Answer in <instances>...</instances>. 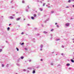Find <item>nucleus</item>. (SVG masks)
<instances>
[{
	"label": "nucleus",
	"instance_id": "obj_1",
	"mask_svg": "<svg viewBox=\"0 0 74 74\" xmlns=\"http://www.w3.org/2000/svg\"><path fill=\"white\" fill-rule=\"evenodd\" d=\"M34 67H33V71L32 72V73L33 74H35V73H36V69H34V68H33Z\"/></svg>",
	"mask_w": 74,
	"mask_h": 74
},
{
	"label": "nucleus",
	"instance_id": "obj_2",
	"mask_svg": "<svg viewBox=\"0 0 74 74\" xmlns=\"http://www.w3.org/2000/svg\"><path fill=\"white\" fill-rule=\"evenodd\" d=\"M21 19V17H20L19 18H16V21H19V20H20Z\"/></svg>",
	"mask_w": 74,
	"mask_h": 74
},
{
	"label": "nucleus",
	"instance_id": "obj_3",
	"mask_svg": "<svg viewBox=\"0 0 74 74\" xmlns=\"http://www.w3.org/2000/svg\"><path fill=\"white\" fill-rule=\"evenodd\" d=\"M70 25V24L69 23H67L65 25L66 26H69V25Z\"/></svg>",
	"mask_w": 74,
	"mask_h": 74
},
{
	"label": "nucleus",
	"instance_id": "obj_4",
	"mask_svg": "<svg viewBox=\"0 0 74 74\" xmlns=\"http://www.w3.org/2000/svg\"><path fill=\"white\" fill-rule=\"evenodd\" d=\"M9 18H10L11 19H14V17H13L12 16H11L10 17H9Z\"/></svg>",
	"mask_w": 74,
	"mask_h": 74
},
{
	"label": "nucleus",
	"instance_id": "obj_5",
	"mask_svg": "<svg viewBox=\"0 0 74 74\" xmlns=\"http://www.w3.org/2000/svg\"><path fill=\"white\" fill-rule=\"evenodd\" d=\"M49 18H47L45 21H44V23H46L47 21H48L49 20Z\"/></svg>",
	"mask_w": 74,
	"mask_h": 74
},
{
	"label": "nucleus",
	"instance_id": "obj_6",
	"mask_svg": "<svg viewBox=\"0 0 74 74\" xmlns=\"http://www.w3.org/2000/svg\"><path fill=\"white\" fill-rule=\"evenodd\" d=\"M31 18L33 20H34V17L31 16Z\"/></svg>",
	"mask_w": 74,
	"mask_h": 74
},
{
	"label": "nucleus",
	"instance_id": "obj_7",
	"mask_svg": "<svg viewBox=\"0 0 74 74\" xmlns=\"http://www.w3.org/2000/svg\"><path fill=\"white\" fill-rule=\"evenodd\" d=\"M25 11H26V12H29V10L27 9L26 8L25 9Z\"/></svg>",
	"mask_w": 74,
	"mask_h": 74
},
{
	"label": "nucleus",
	"instance_id": "obj_8",
	"mask_svg": "<svg viewBox=\"0 0 74 74\" xmlns=\"http://www.w3.org/2000/svg\"><path fill=\"white\" fill-rule=\"evenodd\" d=\"M28 69H29V70H32V68L31 67H28L27 68Z\"/></svg>",
	"mask_w": 74,
	"mask_h": 74
},
{
	"label": "nucleus",
	"instance_id": "obj_9",
	"mask_svg": "<svg viewBox=\"0 0 74 74\" xmlns=\"http://www.w3.org/2000/svg\"><path fill=\"white\" fill-rule=\"evenodd\" d=\"M10 27H8L7 28V30L8 31H9L10 30Z\"/></svg>",
	"mask_w": 74,
	"mask_h": 74
},
{
	"label": "nucleus",
	"instance_id": "obj_10",
	"mask_svg": "<svg viewBox=\"0 0 74 74\" xmlns=\"http://www.w3.org/2000/svg\"><path fill=\"white\" fill-rule=\"evenodd\" d=\"M40 47L41 48H42L43 47V45H41Z\"/></svg>",
	"mask_w": 74,
	"mask_h": 74
},
{
	"label": "nucleus",
	"instance_id": "obj_11",
	"mask_svg": "<svg viewBox=\"0 0 74 74\" xmlns=\"http://www.w3.org/2000/svg\"><path fill=\"white\" fill-rule=\"evenodd\" d=\"M16 65H17V66H20V64H19L16 63Z\"/></svg>",
	"mask_w": 74,
	"mask_h": 74
},
{
	"label": "nucleus",
	"instance_id": "obj_12",
	"mask_svg": "<svg viewBox=\"0 0 74 74\" xmlns=\"http://www.w3.org/2000/svg\"><path fill=\"white\" fill-rule=\"evenodd\" d=\"M40 67V66L39 65L37 66L36 69H38V68H39Z\"/></svg>",
	"mask_w": 74,
	"mask_h": 74
},
{
	"label": "nucleus",
	"instance_id": "obj_13",
	"mask_svg": "<svg viewBox=\"0 0 74 74\" xmlns=\"http://www.w3.org/2000/svg\"><path fill=\"white\" fill-rule=\"evenodd\" d=\"M38 16H40V15H41V13H40V12L38 13Z\"/></svg>",
	"mask_w": 74,
	"mask_h": 74
},
{
	"label": "nucleus",
	"instance_id": "obj_14",
	"mask_svg": "<svg viewBox=\"0 0 74 74\" xmlns=\"http://www.w3.org/2000/svg\"><path fill=\"white\" fill-rule=\"evenodd\" d=\"M34 17H36L37 16V15H36V14H34Z\"/></svg>",
	"mask_w": 74,
	"mask_h": 74
},
{
	"label": "nucleus",
	"instance_id": "obj_15",
	"mask_svg": "<svg viewBox=\"0 0 74 74\" xmlns=\"http://www.w3.org/2000/svg\"><path fill=\"white\" fill-rule=\"evenodd\" d=\"M71 62H72L73 63H74V60H73V59H71Z\"/></svg>",
	"mask_w": 74,
	"mask_h": 74
},
{
	"label": "nucleus",
	"instance_id": "obj_16",
	"mask_svg": "<svg viewBox=\"0 0 74 74\" xmlns=\"http://www.w3.org/2000/svg\"><path fill=\"white\" fill-rule=\"evenodd\" d=\"M60 40V39L58 38V39H56V41H59V40Z\"/></svg>",
	"mask_w": 74,
	"mask_h": 74
},
{
	"label": "nucleus",
	"instance_id": "obj_17",
	"mask_svg": "<svg viewBox=\"0 0 74 74\" xmlns=\"http://www.w3.org/2000/svg\"><path fill=\"white\" fill-rule=\"evenodd\" d=\"M24 58V57L23 56H21V59H23Z\"/></svg>",
	"mask_w": 74,
	"mask_h": 74
},
{
	"label": "nucleus",
	"instance_id": "obj_18",
	"mask_svg": "<svg viewBox=\"0 0 74 74\" xmlns=\"http://www.w3.org/2000/svg\"><path fill=\"white\" fill-rule=\"evenodd\" d=\"M27 17L28 19H30V16H27Z\"/></svg>",
	"mask_w": 74,
	"mask_h": 74
},
{
	"label": "nucleus",
	"instance_id": "obj_19",
	"mask_svg": "<svg viewBox=\"0 0 74 74\" xmlns=\"http://www.w3.org/2000/svg\"><path fill=\"white\" fill-rule=\"evenodd\" d=\"M43 33H45V34H47V33H48V32H46L45 31H44L43 32Z\"/></svg>",
	"mask_w": 74,
	"mask_h": 74
},
{
	"label": "nucleus",
	"instance_id": "obj_20",
	"mask_svg": "<svg viewBox=\"0 0 74 74\" xmlns=\"http://www.w3.org/2000/svg\"><path fill=\"white\" fill-rule=\"evenodd\" d=\"M40 11H42V8H40Z\"/></svg>",
	"mask_w": 74,
	"mask_h": 74
},
{
	"label": "nucleus",
	"instance_id": "obj_21",
	"mask_svg": "<svg viewBox=\"0 0 74 74\" xmlns=\"http://www.w3.org/2000/svg\"><path fill=\"white\" fill-rule=\"evenodd\" d=\"M4 64H2L1 66L2 67H4Z\"/></svg>",
	"mask_w": 74,
	"mask_h": 74
},
{
	"label": "nucleus",
	"instance_id": "obj_22",
	"mask_svg": "<svg viewBox=\"0 0 74 74\" xmlns=\"http://www.w3.org/2000/svg\"><path fill=\"white\" fill-rule=\"evenodd\" d=\"M46 3H43V7H44V5H45V4H46Z\"/></svg>",
	"mask_w": 74,
	"mask_h": 74
},
{
	"label": "nucleus",
	"instance_id": "obj_23",
	"mask_svg": "<svg viewBox=\"0 0 74 74\" xmlns=\"http://www.w3.org/2000/svg\"><path fill=\"white\" fill-rule=\"evenodd\" d=\"M70 64H66V66H70Z\"/></svg>",
	"mask_w": 74,
	"mask_h": 74
},
{
	"label": "nucleus",
	"instance_id": "obj_24",
	"mask_svg": "<svg viewBox=\"0 0 74 74\" xmlns=\"http://www.w3.org/2000/svg\"><path fill=\"white\" fill-rule=\"evenodd\" d=\"M16 49H17V51H19V49H18V48L16 47Z\"/></svg>",
	"mask_w": 74,
	"mask_h": 74
},
{
	"label": "nucleus",
	"instance_id": "obj_25",
	"mask_svg": "<svg viewBox=\"0 0 74 74\" xmlns=\"http://www.w3.org/2000/svg\"><path fill=\"white\" fill-rule=\"evenodd\" d=\"M20 44H21V45H24V43L23 42L22 43Z\"/></svg>",
	"mask_w": 74,
	"mask_h": 74
},
{
	"label": "nucleus",
	"instance_id": "obj_26",
	"mask_svg": "<svg viewBox=\"0 0 74 74\" xmlns=\"http://www.w3.org/2000/svg\"><path fill=\"white\" fill-rule=\"evenodd\" d=\"M51 66H53V63H51Z\"/></svg>",
	"mask_w": 74,
	"mask_h": 74
},
{
	"label": "nucleus",
	"instance_id": "obj_27",
	"mask_svg": "<svg viewBox=\"0 0 74 74\" xmlns=\"http://www.w3.org/2000/svg\"><path fill=\"white\" fill-rule=\"evenodd\" d=\"M22 2L23 3H25V1L24 0H23L22 1Z\"/></svg>",
	"mask_w": 74,
	"mask_h": 74
},
{
	"label": "nucleus",
	"instance_id": "obj_28",
	"mask_svg": "<svg viewBox=\"0 0 74 74\" xmlns=\"http://www.w3.org/2000/svg\"><path fill=\"white\" fill-rule=\"evenodd\" d=\"M53 12H54L53 11H52L51 12V14H53Z\"/></svg>",
	"mask_w": 74,
	"mask_h": 74
},
{
	"label": "nucleus",
	"instance_id": "obj_29",
	"mask_svg": "<svg viewBox=\"0 0 74 74\" xmlns=\"http://www.w3.org/2000/svg\"><path fill=\"white\" fill-rule=\"evenodd\" d=\"M56 27H59V26L58 25H56Z\"/></svg>",
	"mask_w": 74,
	"mask_h": 74
},
{
	"label": "nucleus",
	"instance_id": "obj_30",
	"mask_svg": "<svg viewBox=\"0 0 74 74\" xmlns=\"http://www.w3.org/2000/svg\"><path fill=\"white\" fill-rule=\"evenodd\" d=\"M25 50L26 51V50H27V48H25Z\"/></svg>",
	"mask_w": 74,
	"mask_h": 74
},
{
	"label": "nucleus",
	"instance_id": "obj_31",
	"mask_svg": "<svg viewBox=\"0 0 74 74\" xmlns=\"http://www.w3.org/2000/svg\"><path fill=\"white\" fill-rule=\"evenodd\" d=\"M29 62H31V61H32V60H29Z\"/></svg>",
	"mask_w": 74,
	"mask_h": 74
},
{
	"label": "nucleus",
	"instance_id": "obj_32",
	"mask_svg": "<svg viewBox=\"0 0 74 74\" xmlns=\"http://www.w3.org/2000/svg\"><path fill=\"white\" fill-rule=\"evenodd\" d=\"M37 36H40V34H37Z\"/></svg>",
	"mask_w": 74,
	"mask_h": 74
},
{
	"label": "nucleus",
	"instance_id": "obj_33",
	"mask_svg": "<svg viewBox=\"0 0 74 74\" xmlns=\"http://www.w3.org/2000/svg\"><path fill=\"white\" fill-rule=\"evenodd\" d=\"M70 2H71V1L70 0H69L68 1V3H70Z\"/></svg>",
	"mask_w": 74,
	"mask_h": 74
},
{
	"label": "nucleus",
	"instance_id": "obj_34",
	"mask_svg": "<svg viewBox=\"0 0 74 74\" xmlns=\"http://www.w3.org/2000/svg\"><path fill=\"white\" fill-rule=\"evenodd\" d=\"M27 7L28 8V9H29L30 8H29V6H27Z\"/></svg>",
	"mask_w": 74,
	"mask_h": 74
},
{
	"label": "nucleus",
	"instance_id": "obj_35",
	"mask_svg": "<svg viewBox=\"0 0 74 74\" xmlns=\"http://www.w3.org/2000/svg\"><path fill=\"white\" fill-rule=\"evenodd\" d=\"M8 64H7V65H6V67H8Z\"/></svg>",
	"mask_w": 74,
	"mask_h": 74
},
{
	"label": "nucleus",
	"instance_id": "obj_36",
	"mask_svg": "<svg viewBox=\"0 0 74 74\" xmlns=\"http://www.w3.org/2000/svg\"><path fill=\"white\" fill-rule=\"evenodd\" d=\"M51 32H53V29H52L51 30Z\"/></svg>",
	"mask_w": 74,
	"mask_h": 74
},
{
	"label": "nucleus",
	"instance_id": "obj_37",
	"mask_svg": "<svg viewBox=\"0 0 74 74\" xmlns=\"http://www.w3.org/2000/svg\"><path fill=\"white\" fill-rule=\"evenodd\" d=\"M62 47L63 48H64V46H62Z\"/></svg>",
	"mask_w": 74,
	"mask_h": 74
},
{
	"label": "nucleus",
	"instance_id": "obj_38",
	"mask_svg": "<svg viewBox=\"0 0 74 74\" xmlns=\"http://www.w3.org/2000/svg\"><path fill=\"white\" fill-rule=\"evenodd\" d=\"M23 71H26V70L25 69H23Z\"/></svg>",
	"mask_w": 74,
	"mask_h": 74
},
{
	"label": "nucleus",
	"instance_id": "obj_39",
	"mask_svg": "<svg viewBox=\"0 0 74 74\" xmlns=\"http://www.w3.org/2000/svg\"><path fill=\"white\" fill-rule=\"evenodd\" d=\"M27 73H29V71H27Z\"/></svg>",
	"mask_w": 74,
	"mask_h": 74
},
{
	"label": "nucleus",
	"instance_id": "obj_40",
	"mask_svg": "<svg viewBox=\"0 0 74 74\" xmlns=\"http://www.w3.org/2000/svg\"><path fill=\"white\" fill-rule=\"evenodd\" d=\"M61 66L60 64H58V66Z\"/></svg>",
	"mask_w": 74,
	"mask_h": 74
},
{
	"label": "nucleus",
	"instance_id": "obj_41",
	"mask_svg": "<svg viewBox=\"0 0 74 74\" xmlns=\"http://www.w3.org/2000/svg\"><path fill=\"white\" fill-rule=\"evenodd\" d=\"M15 14H13L12 15V16H15Z\"/></svg>",
	"mask_w": 74,
	"mask_h": 74
},
{
	"label": "nucleus",
	"instance_id": "obj_42",
	"mask_svg": "<svg viewBox=\"0 0 74 74\" xmlns=\"http://www.w3.org/2000/svg\"><path fill=\"white\" fill-rule=\"evenodd\" d=\"M2 51V49H0V52H1Z\"/></svg>",
	"mask_w": 74,
	"mask_h": 74
},
{
	"label": "nucleus",
	"instance_id": "obj_43",
	"mask_svg": "<svg viewBox=\"0 0 74 74\" xmlns=\"http://www.w3.org/2000/svg\"><path fill=\"white\" fill-rule=\"evenodd\" d=\"M24 34V33L23 32H22L21 33V34Z\"/></svg>",
	"mask_w": 74,
	"mask_h": 74
},
{
	"label": "nucleus",
	"instance_id": "obj_44",
	"mask_svg": "<svg viewBox=\"0 0 74 74\" xmlns=\"http://www.w3.org/2000/svg\"><path fill=\"white\" fill-rule=\"evenodd\" d=\"M0 34H3V32H1V33H0Z\"/></svg>",
	"mask_w": 74,
	"mask_h": 74
},
{
	"label": "nucleus",
	"instance_id": "obj_45",
	"mask_svg": "<svg viewBox=\"0 0 74 74\" xmlns=\"http://www.w3.org/2000/svg\"><path fill=\"white\" fill-rule=\"evenodd\" d=\"M27 26H30V24H27Z\"/></svg>",
	"mask_w": 74,
	"mask_h": 74
},
{
	"label": "nucleus",
	"instance_id": "obj_46",
	"mask_svg": "<svg viewBox=\"0 0 74 74\" xmlns=\"http://www.w3.org/2000/svg\"><path fill=\"white\" fill-rule=\"evenodd\" d=\"M61 55H62V56H63V53H62L61 54Z\"/></svg>",
	"mask_w": 74,
	"mask_h": 74
},
{
	"label": "nucleus",
	"instance_id": "obj_47",
	"mask_svg": "<svg viewBox=\"0 0 74 74\" xmlns=\"http://www.w3.org/2000/svg\"><path fill=\"white\" fill-rule=\"evenodd\" d=\"M40 51H42V48H41L40 49Z\"/></svg>",
	"mask_w": 74,
	"mask_h": 74
},
{
	"label": "nucleus",
	"instance_id": "obj_48",
	"mask_svg": "<svg viewBox=\"0 0 74 74\" xmlns=\"http://www.w3.org/2000/svg\"><path fill=\"white\" fill-rule=\"evenodd\" d=\"M50 36H51V37H52V34H51Z\"/></svg>",
	"mask_w": 74,
	"mask_h": 74
},
{
	"label": "nucleus",
	"instance_id": "obj_49",
	"mask_svg": "<svg viewBox=\"0 0 74 74\" xmlns=\"http://www.w3.org/2000/svg\"><path fill=\"white\" fill-rule=\"evenodd\" d=\"M40 3H42V2L41 1H40Z\"/></svg>",
	"mask_w": 74,
	"mask_h": 74
},
{
	"label": "nucleus",
	"instance_id": "obj_50",
	"mask_svg": "<svg viewBox=\"0 0 74 74\" xmlns=\"http://www.w3.org/2000/svg\"><path fill=\"white\" fill-rule=\"evenodd\" d=\"M69 8V6H67L66 7V8Z\"/></svg>",
	"mask_w": 74,
	"mask_h": 74
},
{
	"label": "nucleus",
	"instance_id": "obj_51",
	"mask_svg": "<svg viewBox=\"0 0 74 74\" xmlns=\"http://www.w3.org/2000/svg\"><path fill=\"white\" fill-rule=\"evenodd\" d=\"M41 26H42V27H43V25L42 24L41 25Z\"/></svg>",
	"mask_w": 74,
	"mask_h": 74
},
{
	"label": "nucleus",
	"instance_id": "obj_52",
	"mask_svg": "<svg viewBox=\"0 0 74 74\" xmlns=\"http://www.w3.org/2000/svg\"><path fill=\"white\" fill-rule=\"evenodd\" d=\"M48 8H51V6H48Z\"/></svg>",
	"mask_w": 74,
	"mask_h": 74
},
{
	"label": "nucleus",
	"instance_id": "obj_53",
	"mask_svg": "<svg viewBox=\"0 0 74 74\" xmlns=\"http://www.w3.org/2000/svg\"><path fill=\"white\" fill-rule=\"evenodd\" d=\"M23 20H24V21H25V20H26V19H25V18H24Z\"/></svg>",
	"mask_w": 74,
	"mask_h": 74
},
{
	"label": "nucleus",
	"instance_id": "obj_54",
	"mask_svg": "<svg viewBox=\"0 0 74 74\" xmlns=\"http://www.w3.org/2000/svg\"><path fill=\"white\" fill-rule=\"evenodd\" d=\"M58 24V23H55V25H57Z\"/></svg>",
	"mask_w": 74,
	"mask_h": 74
},
{
	"label": "nucleus",
	"instance_id": "obj_55",
	"mask_svg": "<svg viewBox=\"0 0 74 74\" xmlns=\"http://www.w3.org/2000/svg\"><path fill=\"white\" fill-rule=\"evenodd\" d=\"M56 61H58V60L57 59H56Z\"/></svg>",
	"mask_w": 74,
	"mask_h": 74
},
{
	"label": "nucleus",
	"instance_id": "obj_56",
	"mask_svg": "<svg viewBox=\"0 0 74 74\" xmlns=\"http://www.w3.org/2000/svg\"><path fill=\"white\" fill-rule=\"evenodd\" d=\"M40 60H41V61H42V60H43L42 59H41Z\"/></svg>",
	"mask_w": 74,
	"mask_h": 74
},
{
	"label": "nucleus",
	"instance_id": "obj_57",
	"mask_svg": "<svg viewBox=\"0 0 74 74\" xmlns=\"http://www.w3.org/2000/svg\"><path fill=\"white\" fill-rule=\"evenodd\" d=\"M11 25V24H9V26H10V25Z\"/></svg>",
	"mask_w": 74,
	"mask_h": 74
},
{
	"label": "nucleus",
	"instance_id": "obj_58",
	"mask_svg": "<svg viewBox=\"0 0 74 74\" xmlns=\"http://www.w3.org/2000/svg\"><path fill=\"white\" fill-rule=\"evenodd\" d=\"M37 2H39V1H38V0H37Z\"/></svg>",
	"mask_w": 74,
	"mask_h": 74
},
{
	"label": "nucleus",
	"instance_id": "obj_59",
	"mask_svg": "<svg viewBox=\"0 0 74 74\" xmlns=\"http://www.w3.org/2000/svg\"><path fill=\"white\" fill-rule=\"evenodd\" d=\"M33 40H35V38H34L33 39Z\"/></svg>",
	"mask_w": 74,
	"mask_h": 74
},
{
	"label": "nucleus",
	"instance_id": "obj_60",
	"mask_svg": "<svg viewBox=\"0 0 74 74\" xmlns=\"http://www.w3.org/2000/svg\"><path fill=\"white\" fill-rule=\"evenodd\" d=\"M50 5V4L49 3L48 4V5Z\"/></svg>",
	"mask_w": 74,
	"mask_h": 74
},
{
	"label": "nucleus",
	"instance_id": "obj_61",
	"mask_svg": "<svg viewBox=\"0 0 74 74\" xmlns=\"http://www.w3.org/2000/svg\"><path fill=\"white\" fill-rule=\"evenodd\" d=\"M72 40H73V41H74V38H73V39H72Z\"/></svg>",
	"mask_w": 74,
	"mask_h": 74
},
{
	"label": "nucleus",
	"instance_id": "obj_62",
	"mask_svg": "<svg viewBox=\"0 0 74 74\" xmlns=\"http://www.w3.org/2000/svg\"><path fill=\"white\" fill-rule=\"evenodd\" d=\"M73 7H74V5H73Z\"/></svg>",
	"mask_w": 74,
	"mask_h": 74
},
{
	"label": "nucleus",
	"instance_id": "obj_63",
	"mask_svg": "<svg viewBox=\"0 0 74 74\" xmlns=\"http://www.w3.org/2000/svg\"><path fill=\"white\" fill-rule=\"evenodd\" d=\"M35 29H37V28H35Z\"/></svg>",
	"mask_w": 74,
	"mask_h": 74
},
{
	"label": "nucleus",
	"instance_id": "obj_64",
	"mask_svg": "<svg viewBox=\"0 0 74 74\" xmlns=\"http://www.w3.org/2000/svg\"><path fill=\"white\" fill-rule=\"evenodd\" d=\"M6 42H7H7H8V41H6Z\"/></svg>",
	"mask_w": 74,
	"mask_h": 74
}]
</instances>
